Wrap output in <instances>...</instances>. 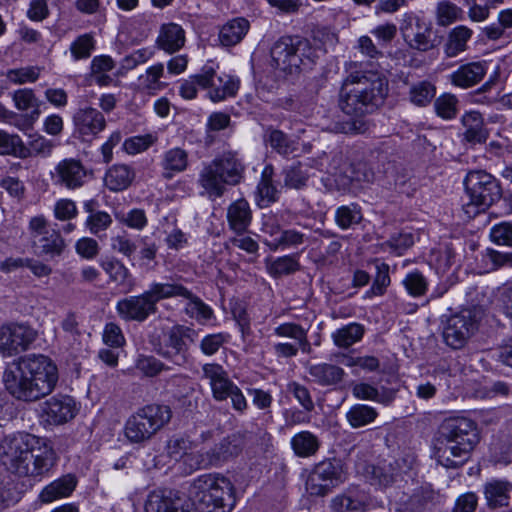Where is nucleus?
<instances>
[{
	"label": "nucleus",
	"instance_id": "obj_27",
	"mask_svg": "<svg viewBox=\"0 0 512 512\" xmlns=\"http://www.w3.org/2000/svg\"><path fill=\"white\" fill-rule=\"evenodd\" d=\"M189 164L186 150L175 147L165 151L160 159L161 175L165 180H171L175 175L184 172Z\"/></svg>",
	"mask_w": 512,
	"mask_h": 512
},
{
	"label": "nucleus",
	"instance_id": "obj_47",
	"mask_svg": "<svg viewBox=\"0 0 512 512\" xmlns=\"http://www.w3.org/2000/svg\"><path fill=\"white\" fill-rule=\"evenodd\" d=\"M472 31L466 26H457L449 34L445 44V53L448 57H455L466 50V43L471 38Z\"/></svg>",
	"mask_w": 512,
	"mask_h": 512
},
{
	"label": "nucleus",
	"instance_id": "obj_62",
	"mask_svg": "<svg viewBox=\"0 0 512 512\" xmlns=\"http://www.w3.org/2000/svg\"><path fill=\"white\" fill-rule=\"evenodd\" d=\"M414 244V239L411 233H397L385 242V245L397 255H402L404 251Z\"/></svg>",
	"mask_w": 512,
	"mask_h": 512
},
{
	"label": "nucleus",
	"instance_id": "obj_59",
	"mask_svg": "<svg viewBox=\"0 0 512 512\" xmlns=\"http://www.w3.org/2000/svg\"><path fill=\"white\" fill-rule=\"evenodd\" d=\"M377 273L375 275V279L367 294L380 296L383 295L386 288L390 285V276H389V265L386 263H379L376 265Z\"/></svg>",
	"mask_w": 512,
	"mask_h": 512
},
{
	"label": "nucleus",
	"instance_id": "obj_55",
	"mask_svg": "<svg viewBox=\"0 0 512 512\" xmlns=\"http://www.w3.org/2000/svg\"><path fill=\"white\" fill-rule=\"evenodd\" d=\"M436 87L429 81H421L410 88V101L417 106H426L435 97Z\"/></svg>",
	"mask_w": 512,
	"mask_h": 512
},
{
	"label": "nucleus",
	"instance_id": "obj_53",
	"mask_svg": "<svg viewBox=\"0 0 512 512\" xmlns=\"http://www.w3.org/2000/svg\"><path fill=\"white\" fill-rule=\"evenodd\" d=\"M0 155L27 156V149L20 137L0 130Z\"/></svg>",
	"mask_w": 512,
	"mask_h": 512
},
{
	"label": "nucleus",
	"instance_id": "obj_50",
	"mask_svg": "<svg viewBox=\"0 0 512 512\" xmlns=\"http://www.w3.org/2000/svg\"><path fill=\"white\" fill-rule=\"evenodd\" d=\"M300 267L298 255L292 254L276 258L267 268L271 276L279 278L295 273L300 270Z\"/></svg>",
	"mask_w": 512,
	"mask_h": 512
},
{
	"label": "nucleus",
	"instance_id": "obj_58",
	"mask_svg": "<svg viewBox=\"0 0 512 512\" xmlns=\"http://www.w3.org/2000/svg\"><path fill=\"white\" fill-rule=\"evenodd\" d=\"M188 303L186 305V313L198 321H207L212 318L213 311L206 305L199 297L191 292V297L186 298Z\"/></svg>",
	"mask_w": 512,
	"mask_h": 512
},
{
	"label": "nucleus",
	"instance_id": "obj_25",
	"mask_svg": "<svg viewBox=\"0 0 512 512\" xmlns=\"http://www.w3.org/2000/svg\"><path fill=\"white\" fill-rule=\"evenodd\" d=\"M487 64L484 61L461 65L449 75L450 82L457 87L467 89L478 84L486 75Z\"/></svg>",
	"mask_w": 512,
	"mask_h": 512
},
{
	"label": "nucleus",
	"instance_id": "obj_22",
	"mask_svg": "<svg viewBox=\"0 0 512 512\" xmlns=\"http://www.w3.org/2000/svg\"><path fill=\"white\" fill-rule=\"evenodd\" d=\"M75 131L83 141H90L106 127L102 112L92 107L80 108L73 117Z\"/></svg>",
	"mask_w": 512,
	"mask_h": 512
},
{
	"label": "nucleus",
	"instance_id": "obj_21",
	"mask_svg": "<svg viewBox=\"0 0 512 512\" xmlns=\"http://www.w3.org/2000/svg\"><path fill=\"white\" fill-rule=\"evenodd\" d=\"M145 512H194L190 499L172 492L152 491L145 502Z\"/></svg>",
	"mask_w": 512,
	"mask_h": 512
},
{
	"label": "nucleus",
	"instance_id": "obj_10",
	"mask_svg": "<svg viewBox=\"0 0 512 512\" xmlns=\"http://www.w3.org/2000/svg\"><path fill=\"white\" fill-rule=\"evenodd\" d=\"M198 331L190 326L174 325L163 335V341L155 347L156 353L173 367L184 368L191 361L189 344L194 343Z\"/></svg>",
	"mask_w": 512,
	"mask_h": 512
},
{
	"label": "nucleus",
	"instance_id": "obj_35",
	"mask_svg": "<svg viewBox=\"0 0 512 512\" xmlns=\"http://www.w3.org/2000/svg\"><path fill=\"white\" fill-rule=\"evenodd\" d=\"M249 27V22L245 18H235L227 22L219 33L221 44L230 47L240 43L247 34Z\"/></svg>",
	"mask_w": 512,
	"mask_h": 512
},
{
	"label": "nucleus",
	"instance_id": "obj_6",
	"mask_svg": "<svg viewBox=\"0 0 512 512\" xmlns=\"http://www.w3.org/2000/svg\"><path fill=\"white\" fill-rule=\"evenodd\" d=\"M244 170L243 163L235 154L224 153L202 168L198 183L210 199L220 198L226 185L234 186L241 182Z\"/></svg>",
	"mask_w": 512,
	"mask_h": 512
},
{
	"label": "nucleus",
	"instance_id": "obj_33",
	"mask_svg": "<svg viewBox=\"0 0 512 512\" xmlns=\"http://www.w3.org/2000/svg\"><path fill=\"white\" fill-rule=\"evenodd\" d=\"M252 214L248 202L239 199L228 207L227 220L230 228L236 233L242 234L251 223Z\"/></svg>",
	"mask_w": 512,
	"mask_h": 512
},
{
	"label": "nucleus",
	"instance_id": "obj_49",
	"mask_svg": "<svg viewBox=\"0 0 512 512\" xmlns=\"http://www.w3.org/2000/svg\"><path fill=\"white\" fill-rule=\"evenodd\" d=\"M377 415L378 413L373 407L356 404L348 410L346 418L353 428H360L372 423Z\"/></svg>",
	"mask_w": 512,
	"mask_h": 512
},
{
	"label": "nucleus",
	"instance_id": "obj_19",
	"mask_svg": "<svg viewBox=\"0 0 512 512\" xmlns=\"http://www.w3.org/2000/svg\"><path fill=\"white\" fill-rule=\"evenodd\" d=\"M89 172L80 160L67 158L60 161L51 173L55 185L74 190L82 187Z\"/></svg>",
	"mask_w": 512,
	"mask_h": 512
},
{
	"label": "nucleus",
	"instance_id": "obj_51",
	"mask_svg": "<svg viewBox=\"0 0 512 512\" xmlns=\"http://www.w3.org/2000/svg\"><path fill=\"white\" fill-rule=\"evenodd\" d=\"M136 369L147 377H156L164 371H170L173 366L152 355H139L136 360Z\"/></svg>",
	"mask_w": 512,
	"mask_h": 512
},
{
	"label": "nucleus",
	"instance_id": "obj_13",
	"mask_svg": "<svg viewBox=\"0 0 512 512\" xmlns=\"http://www.w3.org/2000/svg\"><path fill=\"white\" fill-rule=\"evenodd\" d=\"M413 463V457L406 455L392 461H381L377 465H367L363 474L372 486L386 489L403 481L404 475L412 469Z\"/></svg>",
	"mask_w": 512,
	"mask_h": 512
},
{
	"label": "nucleus",
	"instance_id": "obj_12",
	"mask_svg": "<svg viewBox=\"0 0 512 512\" xmlns=\"http://www.w3.org/2000/svg\"><path fill=\"white\" fill-rule=\"evenodd\" d=\"M28 230L32 248L37 256L54 258L64 251L65 241L60 232L51 228L43 216L32 217Z\"/></svg>",
	"mask_w": 512,
	"mask_h": 512
},
{
	"label": "nucleus",
	"instance_id": "obj_1",
	"mask_svg": "<svg viewBox=\"0 0 512 512\" xmlns=\"http://www.w3.org/2000/svg\"><path fill=\"white\" fill-rule=\"evenodd\" d=\"M58 381L57 365L43 354L20 357L3 372V383L7 392L13 398L28 403L51 394Z\"/></svg>",
	"mask_w": 512,
	"mask_h": 512
},
{
	"label": "nucleus",
	"instance_id": "obj_15",
	"mask_svg": "<svg viewBox=\"0 0 512 512\" xmlns=\"http://www.w3.org/2000/svg\"><path fill=\"white\" fill-rule=\"evenodd\" d=\"M199 82L200 88L208 89V98L214 103L236 96L240 87L238 78L225 73L217 75L212 65L203 66Z\"/></svg>",
	"mask_w": 512,
	"mask_h": 512
},
{
	"label": "nucleus",
	"instance_id": "obj_54",
	"mask_svg": "<svg viewBox=\"0 0 512 512\" xmlns=\"http://www.w3.org/2000/svg\"><path fill=\"white\" fill-rule=\"evenodd\" d=\"M434 109L439 117L453 119L458 113V99L454 94L444 93L435 99Z\"/></svg>",
	"mask_w": 512,
	"mask_h": 512
},
{
	"label": "nucleus",
	"instance_id": "obj_17",
	"mask_svg": "<svg viewBox=\"0 0 512 512\" xmlns=\"http://www.w3.org/2000/svg\"><path fill=\"white\" fill-rule=\"evenodd\" d=\"M36 337V331L26 325L2 326L0 328V352L3 356H12L25 351Z\"/></svg>",
	"mask_w": 512,
	"mask_h": 512
},
{
	"label": "nucleus",
	"instance_id": "obj_23",
	"mask_svg": "<svg viewBox=\"0 0 512 512\" xmlns=\"http://www.w3.org/2000/svg\"><path fill=\"white\" fill-rule=\"evenodd\" d=\"M202 371L204 377L209 380L213 398L216 401L228 399L236 384L229 378L227 371L216 363L203 365Z\"/></svg>",
	"mask_w": 512,
	"mask_h": 512
},
{
	"label": "nucleus",
	"instance_id": "obj_32",
	"mask_svg": "<svg viewBox=\"0 0 512 512\" xmlns=\"http://www.w3.org/2000/svg\"><path fill=\"white\" fill-rule=\"evenodd\" d=\"M465 127L464 139L472 144L484 143L488 138V131L484 126L482 115L477 111H470L462 116Z\"/></svg>",
	"mask_w": 512,
	"mask_h": 512
},
{
	"label": "nucleus",
	"instance_id": "obj_60",
	"mask_svg": "<svg viewBox=\"0 0 512 512\" xmlns=\"http://www.w3.org/2000/svg\"><path fill=\"white\" fill-rule=\"evenodd\" d=\"M490 239L497 245L512 247V223L501 222L490 230Z\"/></svg>",
	"mask_w": 512,
	"mask_h": 512
},
{
	"label": "nucleus",
	"instance_id": "obj_37",
	"mask_svg": "<svg viewBox=\"0 0 512 512\" xmlns=\"http://www.w3.org/2000/svg\"><path fill=\"white\" fill-rule=\"evenodd\" d=\"M273 167L267 165L262 171L261 180L257 186V204L267 207L278 200L279 191L273 185Z\"/></svg>",
	"mask_w": 512,
	"mask_h": 512
},
{
	"label": "nucleus",
	"instance_id": "obj_52",
	"mask_svg": "<svg viewBox=\"0 0 512 512\" xmlns=\"http://www.w3.org/2000/svg\"><path fill=\"white\" fill-rule=\"evenodd\" d=\"M13 101L19 110L27 111L31 109L30 118L32 121L39 117V101L31 89L24 88L15 91Z\"/></svg>",
	"mask_w": 512,
	"mask_h": 512
},
{
	"label": "nucleus",
	"instance_id": "obj_48",
	"mask_svg": "<svg viewBox=\"0 0 512 512\" xmlns=\"http://www.w3.org/2000/svg\"><path fill=\"white\" fill-rule=\"evenodd\" d=\"M436 493L430 486H421L414 490L408 500V505L413 512H422L433 506L438 500Z\"/></svg>",
	"mask_w": 512,
	"mask_h": 512
},
{
	"label": "nucleus",
	"instance_id": "obj_20",
	"mask_svg": "<svg viewBox=\"0 0 512 512\" xmlns=\"http://www.w3.org/2000/svg\"><path fill=\"white\" fill-rule=\"evenodd\" d=\"M42 418L50 425H62L72 420L78 408L75 400L68 395H55L43 402Z\"/></svg>",
	"mask_w": 512,
	"mask_h": 512
},
{
	"label": "nucleus",
	"instance_id": "obj_26",
	"mask_svg": "<svg viewBox=\"0 0 512 512\" xmlns=\"http://www.w3.org/2000/svg\"><path fill=\"white\" fill-rule=\"evenodd\" d=\"M307 370L311 381L322 387L336 386L346 375L343 368L330 363L311 364Z\"/></svg>",
	"mask_w": 512,
	"mask_h": 512
},
{
	"label": "nucleus",
	"instance_id": "obj_64",
	"mask_svg": "<svg viewBox=\"0 0 512 512\" xmlns=\"http://www.w3.org/2000/svg\"><path fill=\"white\" fill-rule=\"evenodd\" d=\"M166 449L170 459L179 461L191 449V443L182 437L173 438L168 441Z\"/></svg>",
	"mask_w": 512,
	"mask_h": 512
},
{
	"label": "nucleus",
	"instance_id": "obj_57",
	"mask_svg": "<svg viewBox=\"0 0 512 512\" xmlns=\"http://www.w3.org/2000/svg\"><path fill=\"white\" fill-rule=\"evenodd\" d=\"M95 49V39L91 34L78 36L70 45V52L74 60L87 59Z\"/></svg>",
	"mask_w": 512,
	"mask_h": 512
},
{
	"label": "nucleus",
	"instance_id": "obj_44",
	"mask_svg": "<svg viewBox=\"0 0 512 512\" xmlns=\"http://www.w3.org/2000/svg\"><path fill=\"white\" fill-rule=\"evenodd\" d=\"M363 220L361 207L356 203L342 205L335 211V222L343 230L353 228Z\"/></svg>",
	"mask_w": 512,
	"mask_h": 512
},
{
	"label": "nucleus",
	"instance_id": "obj_11",
	"mask_svg": "<svg viewBox=\"0 0 512 512\" xmlns=\"http://www.w3.org/2000/svg\"><path fill=\"white\" fill-rule=\"evenodd\" d=\"M479 311L476 307L463 308L451 314L443 326V339L452 349H461L479 328Z\"/></svg>",
	"mask_w": 512,
	"mask_h": 512
},
{
	"label": "nucleus",
	"instance_id": "obj_36",
	"mask_svg": "<svg viewBox=\"0 0 512 512\" xmlns=\"http://www.w3.org/2000/svg\"><path fill=\"white\" fill-rule=\"evenodd\" d=\"M148 290L155 304H157L160 300L168 298L182 297L186 299L187 297H191V291L176 281L165 283L153 282L150 284Z\"/></svg>",
	"mask_w": 512,
	"mask_h": 512
},
{
	"label": "nucleus",
	"instance_id": "obj_14",
	"mask_svg": "<svg viewBox=\"0 0 512 512\" xmlns=\"http://www.w3.org/2000/svg\"><path fill=\"white\" fill-rule=\"evenodd\" d=\"M344 481L342 466L338 461L325 460L316 464L306 481V491L311 496L323 497Z\"/></svg>",
	"mask_w": 512,
	"mask_h": 512
},
{
	"label": "nucleus",
	"instance_id": "obj_34",
	"mask_svg": "<svg viewBox=\"0 0 512 512\" xmlns=\"http://www.w3.org/2000/svg\"><path fill=\"white\" fill-rule=\"evenodd\" d=\"M76 487V479L72 475H65L43 488L39 495L42 503H51L59 498L69 496Z\"/></svg>",
	"mask_w": 512,
	"mask_h": 512
},
{
	"label": "nucleus",
	"instance_id": "obj_31",
	"mask_svg": "<svg viewBox=\"0 0 512 512\" xmlns=\"http://www.w3.org/2000/svg\"><path fill=\"white\" fill-rule=\"evenodd\" d=\"M135 178L134 170L125 164L111 166L104 177L105 186L113 192L127 189Z\"/></svg>",
	"mask_w": 512,
	"mask_h": 512
},
{
	"label": "nucleus",
	"instance_id": "obj_3",
	"mask_svg": "<svg viewBox=\"0 0 512 512\" xmlns=\"http://www.w3.org/2000/svg\"><path fill=\"white\" fill-rule=\"evenodd\" d=\"M388 94V82L377 72H351L342 82L338 105L346 115L362 118L372 113Z\"/></svg>",
	"mask_w": 512,
	"mask_h": 512
},
{
	"label": "nucleus",
	"instance_id": "obj_63",
	"mask_svg": "<svg viewBox=\"0 0 512 512\" xmlns=\"http://www.w3.org/2000/svg\"><path fill=\"white\" fill-rule=\"evenodd\" d=\"M112 223L111 216L104 211L92 213L86 220V226L92 234L97 235L100 231L106 230Z\"/></svg>",
	"mask_w": 512,
	"mask_h": 512
},
{
	"label": "nucleus",
	"instance_id": "obj_18",
	"mask_svg": "<svg viewBox=\"0 0 512 512\" xmlns=\"http://www.w3.org/2000/svg\"><path fill=\"white\" fill-rule=\"evenodd\" d=\"M116 310L126 321H145L151 314L156 313L157 306L149 292L144 291L137 296H129L117 302Z\"/></svg>",
	"mask_w": 512,
	"mask_h": 512
},
{
	"label": "nucleus",
	"instance_id": "obj_41",
	"mask_svg": "<svg viewBox=\"0 0 512 512\" xmlns=\"http://www.w3.org/2000/svg\"><path fill=\"white\" fill-rule=\"evenodd\" d=\"M308 237L295 229H286L280 232V235L266 241V245L272 250H286L290 248H297L304 244Z\"/></svg>",
	"mask_w": 512,
	"mask_h": 512
},
{
	"label": "nucleus",
	"instance_id": "obj_40",
	"mask_svg": "<svg viewBox=\"0 0 512 512\" xmlns=\"http://www.w3.org/2000/svg\"><path fill=\"white\" fill-rule=\"evenodd\" d=\"M265 143L281 155H289L297 150V143L278 129L268 128L264 134Z\"/></svg>",
	"mask_w": 512,
	"mask_h": 512
},
{
	"label": "nucleus",
	"instance_id": "obj_24",
	"mask_svg": "<svg viewBox=\"0 0 512 512\" xmlns=\"http://www.w3.org/2000/svg\"><path fill=\"white\" fill-rule=\"evenodd\" d=\"M100 266L121 292L130 293L134 290L136 280L120 260L114 257L105 258L100 261Z\"/></svg>",
	"mask_w": 512,
	"mask_h": 512
},
{
	"label": "nucleus",
	"instance_id": "obj_7",
	"mask_svg": "<svg viewBox=\"0 0 512 512\" xmlns=\"http://www.w3.org/2000/svg\"><path fill=\"white\" fill-rule=\"evenodd\" d=\"M273 65L287 73L311 68L318 58L310 41L300 36H283L271 48Z\"/></svg>",
	"mask_w": 512,
	"mask_h": 512
},
{
	"label": "nucleus",
	"instance_id": "obj_38",
	"mask_svg": "<svg viewBox=\"0 0 512 512\" xmlns=\"http://www.w3.org/2000/svg\"><path fill=\"white\" fill-rule=\"evenodd\" d=\"M240 453V448L229 438H224L215 444L210 450L206 451L210 467L219 466Z\"/></svg>",
	"mask_w": 512,
	"mask_h": 512
},
{
	"label": "nucleus",
	"instance_id": "obj_39",
	"mask_svg": "<svg viewBox=\"0 0 512 512\" xmlns=\"http://www.w3.org/2000/svg\"><path fill=\"white\" fill-rule=\"evenodd\" d=\"M291 447L296 456L311 457L319 450L320 441L312 432L301 431L291 438Z\"/></svg>",
	"mask_w": 512,
	"mask_h": 512
},
{
	"label": "nucleus",
	"instance_id": "obj_5",
	"mask_svg": "<svg viewBox=\"0 0 512 512\" xmlns=\"http://www.w3.org/2000/svg\"><path fill=\"white\" fill-rule=\"evenodd\" d=\"M190 493L202 512H231L236 502L233 484L219 474L199 476Z\"/></svg>",
	"mask_w": 512,
	"mask_h": 512
},
{
	"label": "nucleus",
	"instance_id": "obj_46",
	"mask_svg": "<svg viewBox=\"0 0 512 512\" xmlns=\"http://www.w3.org/2000/svg\"><path fill=\"white\" fill-rule=\"evenodd\" d=\"M364 327L359 323H350L332 334L334 344L340 348H348L362 339Z\"/></svg>",
	"mask_w": 512,
	"mask_h": 512
},
{
	"label": "nucleus",
	"instance_id": "obj_9",
	"mask_svg": "<svg viewBox=\"0 0 512 512\" xmlns=\"http://www.w3.org/2000/svg\"><path fill=\"white\" fill-rule=\"evenodd\" d=\"M469 202L464 205L468 217L484 212L500 200L502 189L498 180L483 170L470 171L464 179Z\"/></svg>",
	"mask_w": 512,
	"mask_h": 512
},
{
	"label": "nucleus",
	"instance_id": "obj_8",
	"mask_svg": "<svg viewBox=\"0 0 512 512\" xmlns=\"http://www.w3.org/2000/svg\"><path fill=\"white\" fill-rule=\"evenodd\" d=\"M172 417L169 406L149 404L139 408L126 421L124 434L128 441L141 444L150 440Z\"/></svg>",
	"mask_w": 512,
	"mask_h": 512
},
{
	"label": "nucleus",
	"instance_id": "obj_43",
	"mask_svg": "<svg viewBox=\"0 0 512 512\" xmlns=\"http://www.w3.org/2000/svg\"><path fill=\"white\" fill-rule=\"evenodd\" d=\"M367 505L364 496L355 495L353 492L337 495L331 501L334 512H363Z\"/></svg>",
	"mask_w": 512,
	"mask_h": 512
},
{
	"label": "nucleus",
	"instance_id": "obj_42",
	"mask_svg": "<svg viewBox=\"0 0 512 512\" xmlns=\"http://www.w3.org/2000/svg\"><path fill=\"white\" fill-rule=\"evenodd\" d=\"M353 395L358 399L372 400L383 404H389L395 398V391L383 388L379 391L367 383H359L353 387Z\"/></svg>",
	"mask_w": 512,
	"mask_h": 512
},
{
	"label": "nucleus",
	"instance_id": "obj_28",
	"mask_svg": "<svg viewBox=\"0 0 512 512\" xmlns=\"http://www.w3.org/2000/svg\"><path fill=\"white\" fill-rule=\"evenodd\" d=\"M334 171L330 173L334 177V182L339 190L347 191L361 182H371L373 180V173L370 170L363 171V177L359 173L361 167H354L352 164H344L338 171L337 167H333Z\"/></svg>",
	"mask_w": 512,
	"mask_h": 512
},
{
	"label": "nucleus",
	"instance_id": "obj_45",
	"mask_svg": "<svg viewBox=\"0 0 512 512\" xmlns=\"http://www.w3.org/2000/svg\"><path fill=\"white\" fill-rule=\"evenodd\" d=\"M284 186L289 189H302L306 186L309 174L301 162L293 163L282 170Z\"/></svg>",
	"mask_w": 512,
	"mask_h": 512
},
{
	"label": "nucleus",
	"instance_id": "obj_56",
	"mask_svg": "<svg viewBox=\"0 0 512 512\" xmlns=\"http://www.w3.org/2000/svg\"><path fill=\"white\" fill-rule=\"evenodd\" d=\"M407 293L412 297H421L428 290V281L426 277L418 270H414L406 274L402 280Z\"/></svg>",
	"mask_w": 512,
	"mask_h": 512
},
{
	"label": "nucleus",
	"instance_id": "obj_30",
	"mask_svg": "<svg viewBox=\"0 0 512 512\" xmlns=\"http://www.w3.org/2000/svg\"><path fill=\"white\" fill-rule=\"evenodd\" d=\"M512 483L503 480H492L484 486V495L490 509L507 507L509 505Z\"/></svg>",
	"mask_w": 512,
	"mask_h": 512
},
{
	"label": "nucleus",
	"instance_id": "obj_29",
	"mask_svg": "<svg viewBox=\"0 0 512 512\" xmlns=\"http://www.w3.org/2000/svg\"><path fill=\"white\" fill-rule=\"evenodd\" d=\"M156 43L165 52L175 53L185 44V31L180 25L175 23L163 24Z\"/></svg>",
	"mask_w": 512,
	"mask_h": 512
},
{
	"label": "nucleus",
	"instance_id": "obj_61",
	"mask_svg": "<svg viewBox=\"0 0 512 512\" xmlns=\"http://www.w3.org/2000/svg\"><path fill=\"white\" fill-rule=\"evenodd\" d=\"M461 9L451 2H441L437 7V21L441 26H448L459 18Z\"/></svg>",
	"mask_w": 512,
	"mask_h": 512
},
{
	"label": "nucleus",
	"instance_id": "obj_16",
	"mask_svg": "<svg viewBox=\"0 0 512 512\" xmlns=\"http://www.w3.org/2000/svg\"><path fill=\"white\" fill-rule=\"evenodd\" d=\"M400 30L404 40L412 49L425 52L437 45L436 38L432 37L431 24L415 17L413 14L404 16Z\"/></svg>",
	"mask_w": 512,
	"mask_h": 512
},
{
	"label": "nucleus",
	"instance_id": "obj_4",
	"mask_svg": "<svg viewBox=\"0 0 512 512\" xmlns=\"http://www.w3.org/2000/svg\"><path fill=\"white\" fill-rule=\"evenodd\" d=\"M479 440L477 424L473 420L466 417L445 419L439 428V438L435 446L438 463L446 468L462 466Z\"/></svg>",
	"mask_w": 512,
	"mask_h": 512
},
{
	"label": "nucleus",
	"instance_id": "obj_2",
	"mask_svg": "<svg viewBox=\"0 0 512 512\" xmlns=\"http://www.w3.org/2000/svg\"><path fill=\"white\" fill-rule=\"evenodd\" d=\"M1 448L2 464L19 476H42L54 465L52 448L43 439L28 433L6 436Z\"/></svg>",
	"mask_w": 512,
	"mask_h": 512
}]
</instances>
